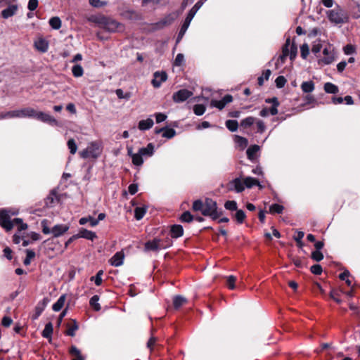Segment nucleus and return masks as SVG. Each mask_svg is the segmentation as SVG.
Segmentation results:
<instances>
[{
    "mask_svg": "<svg viewBox=\"0 0 360 360\" xmlns=\"http://www.w3.org/2000/svg\"><path fill=\"white\" fill-rule=\"evenodd\" d=\"M324 91L328 94H337L339 91L338 86L333 83L327 82L324 84Z\"/></svg>",
    "mask_w": 360,
    "mask_h": 360,
    "instance_id": "72a5a7b5",
    "label": "nucleus"
},
{
    "mask_svg": "<svg viewBox=\"0 0 360 360\" xmlns=\"http://www.w3.org/2000/svg\"><path fill=\"white\" fill-rule=\"evenodd\" d=\"M259 150V146H257V145L250 146L246 151L248 158L252 161L254 160L256 158V153Z\"/></svg>",
    "mask_w": 360,
    "mask_h": 360,
    "instance_id": "bb28decb",
    "label": "nucleus"
},
{
    "mask_svg": "<svg viewBox=\"0 0 360 360\" xmlns=\"http://www.w3.org/2000/svg\"><path fill=\"white\" fill-rule=\"evenodd\" d=\"M68 146L70 149V153L75 154L76 153L77 147L74 139H70V140H68Z\"/></svg>",
    "mask_w": 360,
    "mask_h": 360,
    "instance_id": "680f3d73",
    "label": "nucleus"
},
{
    "mask_svg": "<svg viewBox=\"0 0 360 360\" xmlns=\"http://www.w3.org/2000/svg\"><path fill=\"white\" fill-rule=\"evenodd\" d=\"M290 38L288 37L282 47V54L278 57L276 65H283L289 55Z\"/></svg>",
    "mask_w": 360,
    "mask_h": 360,
    "instance_id": "ddd939ff",
    "label": "nucleus"
},
{
    "mask_svg": "<svg viewBox=\"0 0 360 360\" xmlns=\"http://www.w3.org/2000/svg\"><path fill=\"white\" fill-rule=\"evenodd\" d=\"M256 120L257 119L254 117H248L240 121V126L246 129L252 126L256 122Z\"/></svg>",
    "mask_w": 360,
    "mask_h": 360,
    "instance_id": "e433bc0d",
    "label": "nucleus"
},
{
    "mask_svg": "<svg viewBox=\"0 0 360 360\" xmlns=\"http://www.w3.org/2000/svg\"><path fill=\"white\" fill-rule=\"evenodd\" d=\"M34 115L32 117H34L43 122L49 123L51 125H58V122L51 115L49 114L43 112H37L35 110H34Z\"/></svg>",
    "mask_w": 360,
    "mask_h": 360,
    "instance_id": "39448f33",
    "label": "nucleus"
},
{
    "mask_svg": "<svg viewBox=\"0 0 360 360\" xmlns=\"http://www.w3.org/2000/svg\"><path fill=\"white\" fill-rule=\"evenodd\" d=\"M207 0H199L189 11L188 13H191L195 16V13L198 12V11L201 8V6L204 4V3Z\"/></svg>",
    "mask_w": 360,
    "mask_h": 360,
    "instance_id": "6e6d98bb",
    "label": "nucleus"
},
{
    "mask_svg": "<svg viewBox=\"0 0 360 360\" xmlns=\"http://www.w3.org/2000/svg\"><path fill=\"white\" fill-rule=\"evenodd\" d=\"M205 110V106L202 104H196L193 106V112L198 116L203 115Z\"/></svg>",
    "mask_w": 360,
    "mask_h": 360,
    "instance_id": "3c124183",
    "label": "nucleus"
},
{
    "mask_svg": "<svg viewBox=\"0 0 360 360\" xmlns=\"http://www.w3.org/2000/svg\"><path fill=\"white\" fill-rule=\"evenodd\" d=\"M184 61V56L182 53H178L175 60H174V65L181 66Z\"/></svg>",
    "mask_w": 360,
    "mask_h": 360,
    "instance_id": "774afa93",
    "label": "nucleus"
},
{
    "mask_svg": "<svg viewBox=\"0 0 360 360\" xmlns=\"http://www.w3.org/2000/svg\"><path fill=\"white\" fill-rule=\"evenodd\" d=\"M105 217V213H100L98 215V217L97 218H94L93 217H91V226H96L98 222L101 220H103Z\"/></svg>",
    "mask_w": 360,
    "mask_h": 360,
    "instance_id": "e2e57ef3",
    "label": "nucleus"
},
{
    "mask_svg": "<svg viewBox=\"0 0 360 360\" xmlns=\"http://www.w3.org/2000/svg\"><path fill=\"white\" fill-rule=\"evenodd\" d=\"M231 184L233 186L235 191L237 193H240L245 189V184L244 181H242L239 178H236L231 182Z\"/></svg>",
    "mask_w": 360,
    "mask_h": 360,
    "instance_id": "2f4dec72",
    "label": "nucleus"
},
{
    "mask_svg": "<svg viewBox=\"0 0 360 360\" xmlns=\"http://www.w3.org/2000/svg\"><path fill=\"white\" fill-rule=\"evenodd\" d=\"M73 238H84L90 240V231H88L85 229H82L79 230L77 234L73 236Z\"/></svg>",
    "mask_w": 360,
    "mask_h": 360,
    "instance_id": "de8ad7c7",
    "label": "nucleus"
},
{
    "mask_svg": "<svg viewBox=\"0 0 360 360\" xmlns=\"http://www.w3.org/2000/svg\"><path fill=\"white\" fill-rule=\"evenodd\" d=\"M65 301V295H61L57 302L54 303L52 306V309L55 311H59L63 307Z\"/></svg>",
    "mask_w": 360,
    "mask_h": 360,
    "instance_id": "f704fd0d",
    "label": "nucleus"
},
{
    "mask_svg": "<svg viewBox=\"0 0 360 360\" xmlns=\"http://www.w3.org/2000/svg\"><path fill=\"white\" fill-rule=\"evenodd\" d=\"M41 226H42V232L44 234H49L51 233V229H49L48 226V220L44 219L41 221Z\"/></svg>",
    "mask_w": 360,
    "mask_h": 360,
    "instance_id": "338daca9",
    "label": "nucleus"
},
{
    "mask_svg": "<svg viewBox=\"0 0 360 360\" xmlns=\"http://www.w3.org/2000/svg\"><path fill=\"white\" fill-rule=\"evenodd\" d=\"M72 72L76 77H81L83 75V68L79 65H75L72 68Z\"/></svg>",
    "mask_w": 360,
    "mask_h": 360,
    "instance_id": "5fc2aeb1",
    "label": "nucleus"
},
{
    "mask_svg": "<svg viewBox=\"0 0 360 360\" xmlns=\"http://www.w3.org/2000/svg\"><path fill=\"white\" fill-rule=\"evenodd\" d=\"M171 236L173 238H177L183 236L184 229L181 225L174 224L170 229Z\"/></svg>",
    "mask_w": 360,
    "mask_h": 360,
    "instance_id": "a211bd4d",
    "label": "nucleus"
},
{
    "mask_svg": "<svg viewBox=\"0 0 360 360\" xmlns=\"http://www.w3.org/2000/svg\"><path fill=\"white\" fill-rule=\"evenodd\" d=\"M53 325L51 322L46 324L44 329L42 331V336L46 339L51 340V335L53 333Z\"/></svg>",
    "mask_w": 360,
    "mask_h": 360,
    "instance_id": "7c9ffc66",
    "label": "nucleus"
},
{
    "mask_svg": "<svg viewBox=\"0 0 360 360\" xmlns=\"http://www.w3.org/2000/svg\"><path fill=\"white\" fill-rule=\"evenodd\" d=\"M301 56L305 59L309 53V49L307 44H303L300 47Z\"/></svg>",
    "mask_w": 360,
    "mask_h": 360,
    "instance_id": "bf43d9fd",
    "label": "nucleus"
},
{
    "mask_svg": "<svg viewBox=\"0 0 360 360\" xmlns=\"http://www.w3.org/2000/svg\"><path fill=\"white\" fill-rule=\"evenodd\" d=\"M176 15L174 14H169L160 21L157 23V25L159 27H163L165 26H167L171 25L176 19Z\"/></svg>",
    "mask_w": 360,
    "mask_h": 360,
    "instance_id": "412c9836",
    "label": "nucleus"
},
{
    "mask_svg": "<svg viewBox=\"0 0 360 360\" xmlns=\"http://www.w3.org/2000/svg\"><path fill=\"white\" fill-rule=\"evenodd\" d=\"M56 201H59V198L57 195L56 189L51 191L50 194L45 199V204L48 207H52Z\"/></svg>",
    "mask_w": 360,
    "mask_h": 360,
    "instance_id": "f3484780",
    "label": "nucleus"
},
{
    "mask_svg": "<svg viewBox=\"0 0 360 360\" xmlns=\"http://www.w3.org/2000/svg\"><path fill=\"white\" fill-rule=\"evenodd\" d=\"M327 17L330 22L335 25L347 22L349 19L345 11L339 6L337 8L327 11Z\"/></svg>",
    "mask_w": 360,
    "mask_h": 360,
    "instance_id": "20e7f679",
    "label": "nucleus"
},
{
    "mask_svg": "<svg viewBox=\"0 0 360 360\" xmlns=\"http://www.w3.org/2000/svg\"><path fill=\"white\" fill-rule=\"evenodd\" d=\"M132 163L136 166H141L143 163L142 155L139 152L131 155Z\"/></svg>",
    "mask_w": 360,
    "mask_h": 360,
    "instance_id": "a19ab883",
    "label": "nucleus"
},
{
    "mask_svg": "<svg viewBox=\"0 0 360 360\" xmlns=\"http://www.w3.org/2000/svg\"><path fill=\"white\" fill-rule=\"evenodd\" d=\"M224 207L230 211L238 210L237 202L235 200H228L224 204Z\"/></svg>",
    "mask_w": 360,
    "mask_h": 360,
    "instance_id": "603ef678",
    "label": "nucleus"
},
{
    "mask_svg": "<svg viewBox=\"0 0 360 360\" xmlns=\"http://www.w3.org/2000/svg\"><path fill=\"white\" fill-rule=\"evenodd\" d=\"M103 275V271L100 270L97 272L95 276H91V281H94L97 286H99L102 283V276Z\"/></svg>",
    "mask_w": 360,
    "mask_h": 360,
    "instance_id": "09e8293b",
    "label": "nucleus"
},
{
    "mask_svg": "<svg viewBox=\"0 0 360 360\" xmlns=\"http://www.w3.org/2000/svg\"><path fill=\"white\" fill-rule=\"evenodd\" d=\"M69 229V226L66 224H57L51 229V233L54 237H58L65 233Z\"/></svg>",
    "mask_w": 360,
    "mask_h": 360,
    "instance_id": "dca6fc26",
    "label": "nucleus"
},
{
    "mask_svg": "<svg viewBox=\"0 0 360 360\" xmlns=\"http://www.w3.org/2000/svg\"><path fill=\"white\" fill-rule=\"evenodd\" d=\"M124 255L122 252H116L110 259V263L112 266H119L123 264Z\"/></svg>",
    "mask_w": 360,
    "mask_h": 360,
    "instance_id": "2eb2a0df",
    "label": "nucleus"
},
{
    "mask_svg": "<svg viewBox=\"0 0 360 360\" xmlns=\"http://www.w3.org/2000/svg\"><path fill=\"white\" fill-rule=\"evenodd\" d=\"M50 26L54 30H58L61 27V20L58 17H52L49 20Z\"/></svg>",
    "mask_w": 360,
    "mask_h": 360,
    "instance_id": "79ce46f5",
    "label": "nucleus"
},
{
    "mask_svg": "<svg viewBox=\"0 0 360 360\" xmlns=\"http://www.w3.org/2000/svg\"><path fill=\"white\" fill-rule=\"evenodd\" d=\"M98 295H94L91 297V309L96 311H98L101 309L100 304L98 303Z\"/></svg>",
    "mask_w": 360,
    "mask_h": 360,
    "instance_id": "49530a36",
    "label": "nucleus"
},
{
    "mask_svg": "<svg viewBox=\"0 0 360 360\" xmlns=\"http://www.w3.org/2000/svg\"><path fill=\"white\" fill-rule=\"evenodd\" d=\"M25 252L27 255L26 258L23 261V264L25 266H27L30 264L31 259L35 257V252L33 250L29 249H27Z\"/></svg>",
    "mask_w": 360,
    "mask_h": 360,
    "instance_id": "a18cd8bd",
    "label": "nucleus"
},
{
    "mask_svg": "<svg viewBox=\"0 0 360 360\" xmlns=\"http://www.w3.org/2000/svg\"><path fill=\"white\" fill-rule=\"evenodd\" d=\"M69 353L74 357L72 360H85V356L82 355L81 352L75 345L70 347Z\"/></svg>",
    "mask_w": 360,
    "mask_h": 360,
    "instance_id": "b1692460",
    "label": "nucleus"
},
{
    "mask_svg": "<svg viewBox=\"0 0 360 360\" xmlns=\"http://www.w3.org/2000/svg\"><path fill=\"white\" fill-rule=\"evenodd\" d=\"M18 10L17 5H11L8 8L4 9L1 13V17L7 19L13 15H14Z\"/></svg>",
    "mask_w": 360,
    "mask_h": 360,
    "instance_id": "6ab92c4d",
    "label": "nucleus"
},
{
    "mask_svg": "<svg viewBox=\"0 0 360 360\" xmlns=\"http://www.w3.org/2000/svg\"><path fill=\"white\" fill-rule=\"evenodd\" d=\"M34 46L38 51L42 53L46 52L49 48L48 43L42 39L35 41Z\"/></svg>",
    "mask_w": 360,
    "mask_h": 360,
    "instance_id": "cd10ccee",
    "label": "nucleus"
},
{
    "mask_svg": "<svg viewBox=\"0 0 360 360\" xmlns=\"http://www.w3.org/2000/svg\"><path fill=\"white\" fill-rule=\"evenodd\" d=\"M311 257L316 262H320L323 259V255L321 251L314 250L311 252Z\"/></svg>",
    "mask_w": 360,
    "mask_h": 360,
    "instance_id": "13d9d810",
    "label": "nucleus"
},
{
    "mask_svg": "<svg viewBox=\"0 0 360 360\" xmlns=\"http://www.w3.org/2000/svg\"><path fill=\"white\" fill-rule=\"evenodd\" d=\"M176 135V131L172 128L165 127L162 136L167 139H172Z\"/></svg>",
    "mask_w": 360,
    "mask_h": 360,
    "instance_id": "864d4df0",
    "label": "nucleus"
},
{
    "mask_svg": "<svg viewBox=\"0 0 360 360\" xmlns=\"http://www.w3.org/2000/svg\"><path fill=\"white\" fill-rule=\"evenodd\" d=\"M65 326L67 330L65 331V334L71 337H74L75 335V332L79 328L78 324L75 320H72L71 321L67 323Z\"/></svg>",
    "mask_w": 360,
    "mask_h": 360,
    "instance_id": "4468645a",
    "label": "nucleus"
},
{
    "mask_svg": "<svg viewBox=\"0 0 360 360\" xmlns=\"http://www.w3.org/2000/svg\"><path fill=\"white\" fill-rule=\"evenodd\" d=\"M323 54L324 56L319 60V64L329 65L333 62L335 59L334 50L330 46L323 49Z\"/></svg>",
    "mask_w": 360,
    "mask_h": 360,
    "instance_id": "423d86ee",
    "label": "nucleus"
},
{
    "mask_svg": "<svg viewBox=\"0 0 360 360\" xmlns=\"http://www.w3.org/2000/svg\"><path fill=\"white\" fill-rule=\"evenodd\" d=\"M205 201L201 200H196L193 202L192 209L195 212H200L202 214L204 209Z\"/></svg>",
    "mask_w": 360,
    "mask_h": 360,
    "instance_id": "58836bf2",
    "label": "nucleus"
},
{
    "mask_svg": "<svg viewBox=\"0 0 360 360\" xmlns=\"http://www.w3.org/2000/svg\"><path fill=\"white\" fill-rule=\"evenodd\" d=\"M91 22L98 24L101 27L110 32H123L125 28L124 24L117 21L112 18H108L101 14H91Z\"/></svg>",
    "mask_w": 360,
    "mask_h": 360,
    "instance_id": "f257e3e1",
    "label": "nucleus"
},
{
    "mask_svg": "<svg viewBox=\"0 0 360 360\" xmlns=\"http://www.w3.org/2000/svg\"><path fill=\"white\" fill-rule=\"evenodd\" d=\"M153 76L154 78L152 80V84L155 88L160 87L161 84L167 79V75L165 72H155Z\"/></svg>",
    "mask_w": 360,
    "mask_h": 360,
    "instance_id": "f8f14e48",
    "label": "nucleus"
},
{
    "mask_svg": "<svg viewBox=\"0 0 360 360\" xmlns=\"http://www.w3.org/2000/svg\"><path fill=\"white\" fill-rule=\"evenodd\" d=\"M287 80L283 76H278L275 80L276 86L279 89L283 88Z\"/></svg>",
    "mask_w": 360,
    "mask_h": 360,
    "instance_id": "052dcab7",
    "label": "nucleus"
},
{
    "mask_svg": "<svg viewBox=\"0 0 360 360\" xmlns=\"http://www.w3.org/2000/svg\"><path fill=\"white\" fill-rule=\"evenodd\" d=\"M139 152L143 156L150 157L154 153V146L153 143H150L147 145L146 147L141 148L139 150Z\"/></svg>",
    "mask_w": 360,
    "mask_h": 360,
    "instance_id": "393cba45",
    "label": "nucleus"
},
{
    "mask_svg": "<svg viewBox=\"0 0 360 360\" xmlns=\"http://www.w3.org/2000/svg\"><path fill=\"white\" fill-rule=\"evenodd\" d=\"M49 302V300L48 297H44L41 301L38 302L34 309V314L32 315V319L33 320H36L39 318V316L41 314L46 305Z\"/></svg>",
    "mask_w": 360,
    "mask_h": 360,
    "instance_id": "9b49d317",
    "label": "nucleus"
},
{
    "mask_svg": "<svg viewBox=\"0 0 360 360\" xmlns=\"http://www.w3.org/2000/svg\"><path fill=\"white\" fill-rule=\"evenodd\" d=\"M284 210V207L281 205H279V204H276V203H274V204H272L270 207H269V213L271 214H281L283 212Z\"/></svg>",
    "mask_w": 360,
    "mask_h": 360,
    "instance_id": "ea45409f",
    "label": "nucleus"
},
{
    "mask_svg": "<svg viewBox=\"0 0 360 360\" xmlns=\"http://www.w3.org/2000/svg\"><path fill=\"white\" fill-rule=\"evenodd\" d=\"M234 141L238 146H239L241 149H244L248 146V141L246 138L238 135H235Z\"/></svg>",
    "mask_w": 360,
    "mask_h": 360,
    "instance_id": "473e14b6",
    "label": "nucleus"
},
{
    "mask_svg": "<svg viewBox=\"0 0 360 360\" xmlns=\"http://www.w3.org/2000/svg\"><path fill=\"white\" fill-rule=\"evenodd\" d=\"M194 18V15L191 13H188L183 25H181V27L179 30V32L178 34L177 38H176V43H179L181 39L183 38L184 35L185 34L186 30H188L190 23L193 18Z\"/></svg>",
    "mask_w": 360,
    "mask_h": 360,
    "instance_id": "9d476101",
    "label": "nucleus"
},
{
    "mask_svg": "<svg viewBox=\"0 0 360 360\" xmlns=\"http://www.w3.org/2000/svg\"><path fill=\"white\" fill-rule=\"evenodd\" d=\"M315 89V84L313 81L303 82L301 84V89L304 93H311Z\"/></svg>",
    "mask_w": 360,
    "mask_h": 360,
    "instance_id": "a878e982",
    "label": "nucleus"
},
{
    "mask_svg": "<svg viewBox=\"0 0 360 360\" xmlns=\"http://www.w3.org/2000/svg\"><path fill=\"white\" fill-rule=\"evenodd\" d=\"M225 124L227 129L232 132L236 131L238 128V122L235 120H228Z\"/></svg>",
    "mask_w": 360,
    "mask_h": 360,
    "instance_id": "4c0bfd02",
    "label": "nucleus"
},
{
    "mask_svg": "<svg viewBox=\"0 0 360 360\" xmlns=\"http://www.w3.org/2000/svg\"><path fill=\"white\" fill-rule=\"evenodd\" d=\"M289 47H290V49H289V55L288 56H290V59L291 60H293L297 56V47L295 42H292V43L290 42Z\"/></svg>",
    "mask_w": 360,
    "mask_h": 360,
    "instance_id": "37998d69",
    "label": "nucleus"
},
{
    "mask_svg": "<svg viewBox=\"0 0 360 360\" xmlns=\"http://www.w3.org/2000/svg\"><path fill=\"white\" fill-rule=\"evenodd\" d=\"M154 124V122L151 118L142 120L139 121L138 128L141 131H145L150 129Z\"/></svg>",
    "mask_w": 360,
    "mask_h": 360,
    "instance_id": "4be33fe9",
    "label": "nucleus"
},
{
    "mask_svg": "<svg viewBox=\"0 0 360 360\" xmlns=\"http://www.w3.org/2000/svg\"><path fill=\"white\" fill-rule=\"evenodd\" d=\"M222 214V210H218L217 204L216 201L211 198H206L205 200V205L202 211V215L210 217L215 220Z\"/></svg>",
    "mask_w": 360,
    "mask_h": 360,
    "instance_id": "7ed1b4c3",
    "label": "nucleus"
},
{
    "mask_svg": "<svg viewBox=\"0 0 360 360\" xmlns=\"http://www.w3.org/2000/svg\"><path fill=\"white\" fill-rule=\"evenodd\" d=\"M186 302V299L181 295H176L174 297L173 304L175 309H179Z\"/></svg>",
    "mask_w": 360,
    "mask_h": 360,
    "instance_id": "c9c22d12",
    "label": "nucleus"
},
{
    "mask_svg": "<svg viewBox=\"0 0 360 360\" xmlns=\"http://www.w3.org/2000/svg\"><path fill=\"white\" fill-rule=\"evenodd\" d=\"M180 220L182 222H191L193 220V216L189 211L184 212L180 217Z\"/></svg>",
    "mask_w": 360,
    "mask_h": 360,
    "instance_id": "8fccbe9b",
    "label": "nucleus"
},
{
    "mask_svg": "<svg viewBox=\"0 0 360 360\" xmlns=\"http://www.w3.org/2000/svg\"><path fill=\"white\" fill-rule=\"evenodd\" d=\"M160 239H157V238H155L153 240L147 241L145 243V250H146V251H150V250L155 251V250H159L160 248Z\"/></svg>",
    "mask_w": 360,
    "mask_h": 360,
    "instance_id": "aec40b11",
    "label": "nucleus"
},
{
    "mask_svg": "<svg viewBox=\"0 0 360 360\" xmlns=\"http://www.w3.org/2000/svg\"><path fill=\"white\" fill-rule=\"evenodd\" d=\"M193 95V92L186 89H180L178 91L173 94L172 99L175 103H181L186 101Z\"/></svg>",
    "mask_w": 360,
    "mask_h": 360,
    "instance_id": "0eeeda50",
    "label": "nucleus"
},
{
    "mask_svg": "<svg viewBox=\"0 0 360 360\" xmlns=\"http://www.w3.org/2000/svg\"><path fill=\"white\" fill-rule=\"evenodd\" d=\"M234 217L238 224H243L246 217V215L243 210H238L234 214Z\"/></svg>",
    "mask_w": 360,
    "mask_h": 360,
    "instance_id": "c03bdc74",
    "label": "nucleus"
},
{
    "mask_svg": "<svg viewBox=\"0 0 360 360\" xmlns=\"http://www.w3.org/2000/svg\"><path fill=\"white\" fill-rule=\"evenodd\" d=\"M311 272L315 275H320L323 271V269L319 264H314L310 268Z\"/></svg>",
    "mask_w": 360,
    "mask_h": 360,
    "instance_id": "69168bd1",
    "label": "nucleus"
},
{
    "mask_svg": "<svg viewBox=\"0 0 360 360\" xmlns=\"http://www.w3.org/2000/svg\"><path fill=\"white\" fill-rule=\"evenodd\" d=\"M34 109L32 108H25L20 110L10 111L11 118L15 117H32L34 115Z\"/></svg>",
    "mask_w": 360,
    "mask_h": 360,
    "instance_id": "6e6552de",
    "label": "nucleus"
},
{
    "mask_svg": "<svg viewBox=\"0 0 360 360\" xmlns=\"http://www.w3.org/2000/svg\"><path fill=\"white\" fill-rule=\"evenodd\" d=\"M102 152V148L100 143L91 142V158H96Z\"/></svg>",
    "mask_w": 360,
    "mask_h": 360,
    "instance_id": "c85d7f7f",
    "label": "nucleus"
},
{
    "mask_svg": "<svg viewBox=\"0 0 360 360\" xmlns=\"http://www.w3.org/2000/svg\"><path fill=\"white\" fill-rule=\"evenodd\" d=\"M148 210L147 206L136 207L134 210V217L136 220H141Z\"/></svg>",
    "mask_w": 360,
    "mask_h": 360,
    "instance_id": "c756f323",
    "label": "nucleus"
},
{
    "mask_svg": "<svg viewBox=\"0 0 360 360\" xmlns=\"http://www.w3.org/2000/svg\"><path fill=\"white\" fill-rule=\"evenodd\" d=\"M244 184L245 186L248 188H250L254 186H257L259 188V189L263 188V186L260 184L258 180L250 176H248L244 179Z\"/></svg>",
    "mask_w": 360,
    "mask_h": 360,
    "instance_id": "5701e85b",
    "label": "nucleus"
},
{
    "mask_svg": "<svg viewBox=\"0 0 360 360\" xmlns=\"http://www.w3.org/2000/svg\"><path fill=\"white\" fill-rule=\"evenodd\" d=\"M226 279L228 288L231 290H233L235 288V282L236 281V277L234 276H229L226 277Z\"/></svg>",
    "mask_w": 360,
    "mask_h": 360,
    "instance_id": "4d7b16f0",
    "label": "nucleus"
},
{
    "mask_svg": "<svg viewBox=\"0 0 360 360\" xmlns=\"http://www.w3.org/2000/svg\"><path fill=\"white\" fill-rule=\"evenodd\" d=\"M0 225L6 231H11L14 226H18V231L26 230L27 224L23 223L22 219L20 218H15L13 220L11 219V217L6 211L0 212Z\"/></svg>",
    "mask_w": 360,
    "mask_h": 360,
    "instance_id": "f03ea898",
    "label": "nucleus"
},
{
    "mask_svg": "<svg viewBox=\"0 0 360 360\" xmlns=\"http://www.w3.org/2000/svg\"><path fill=\"white\" fill-rule=\"evenodd\" d=\"M108 5V1L101 0H91V6L101 8Z\"/></svg>",
    "mask_w": 360,
    "mask_h": 360,
    "instance_id": "0e129e2a",
    "label": "nucleus"
},
{
    "mask_svg": "<svg viewBox=\"0 0 360 360\" xmlns=\"http://www.w3.org/2000/svg\"><path fill=\"white\" fill-rule=\"evenodd\" d=\"M233 101V96L230 94L225 95L221 101L212 100L210 105L219 110H222L226 104Z\"/></svg>",
    "mask_w": 360,
    "mask_h": 360,
    "instance_id": "1a4fd4ad",
    "label": "nucleus"
}]
</instances>
